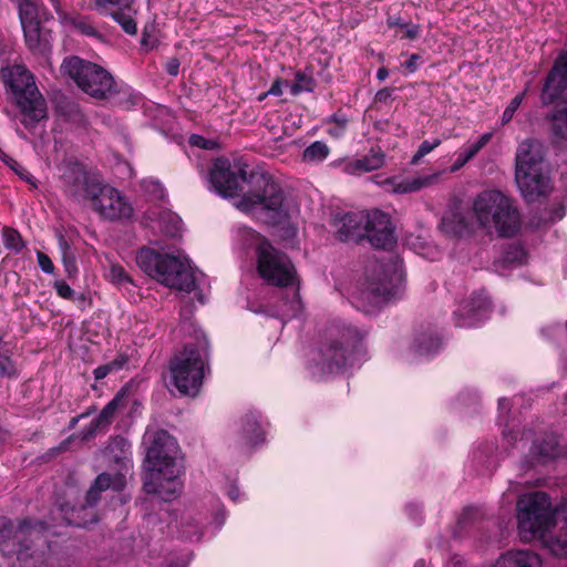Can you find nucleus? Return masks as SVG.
<instances>
[{
  "label": "nucleus",
  "mask_w": 567,
  "mask_h": 567,
  "mask_svg": "<svg viewBox=\"0 0 567 567\" xmlns=\"http://www.w3.org/2000/svg\"><path fill=\"white\" fill-rule=\"evenodd\" d=\"M8 166L10 168H12L20 176V178L25 181L33 188L37 187V183H35V179L33 178V176L23 166H21L17 161L12 159Z\"/></svg>",
  "instance_id": "c03bdc74"
},
{
  "label": "nucleus",
  "mask_w": 567,
  "mask_h": 567,
  "mask_svg": "<svg viewBox=\"0 0 567 567\" xmlns=\"http://www.w3.org/2000/svg\"><path fill=\"white\" fill-rule=\"evenodd\" d=\"M256 254L258 274L268 284L279 287L293 284L296 271L285 252L276 249L267 239L259 238Z\"/></svg>",
  "instance_id": "ddd939ff"
},
{
  "label": "nucleus",
  "mask_w": 567,
  "mask_h": 567,
  "mask_svg": "<svg viewBox=\"0 0 567 567\" xmlns=\"http://www.w3.org/2000/svg\"><path fill=\"white\" fill-rule=\"evenodd\" d=\"M107 278L112 284L121 287L132 282V279L130 278L125 269L117 264L111 265L107 272Z\"/></svg>",
  "instance_id": "58836bf2"
},
{
  "label": "nucleus",
  "mask_w": 567,
  "mask_h": 567,
  "mask_svg": "<svg viewBox=\"0 0 567 567\" xmlns=\"http://www.w3.org/2000/svg\"><path fill=\"white\" fill-rule=\"evenodd\" d=\"M401 275L393 260H370L365 267V279L352 296V303L369 313L386 303L398 293Z\"/></svg>",
  "instance_id": "39448f33"
},
{
  "label": "nucleus",
  "mask_w": 567,
  "mask_h": 567,
  "mask_svg": "<svg viewBox=\"0 0 567 567\" xmlns=\"http://www.w3.org/2000/svg\"><path fill=\"white\" fill-rule=\"evenodd\" d=\"M134 3V0H95V9L102 11L107 6H121L130 10V7Z\"/></svg>",
  "instance_id": "a18cd8bd"
},
{
  "label": "nucleus",
  "mask_w": 567,
  "mask_h": 567,
  "mask_svg": "<svg viewBox=\"0 0 567 567\" xmlns=\"http://www.w3.org/2000/svg\"><path fill=\"white\" fill-rule=\"evenodd\" d=\"M545 146L536 138L523 141L516 152V169L544 167Z\"/></svg>",
  "instance_id": "412c9836"
},
{
  "label": "nucleus",
  "mask_w": 567,
  "mask_h": 567,
  "mask_svg": "<svg viewBox=\"0 0 567 567\" xmlns=\"http://www.w3.org/2000/svg\"><path fill=\"white\" fill-rule=\"evenodd\" d=\"M1 79L22 114L21 123L24 127L32 128L47 118L45 100L38 90L33 75L24 65L1 68Z\"/></svg>",
  "instance_id": "423d86ee"
},
{
  "label": "nucleus",
  "mask_w": 567,
  "mask_h": 567,
  "mask_svg": "<svg viewBox=\"0 0 567 567\" xmlns=\"http://www.w3.org/2000/svg\"><path fill=\"white\" fill-rule=\"evenodd\" d=\"M393 89L384 87L377 92L375 102L388 103L392 99Z\"/></svg>",
  "instance_id": "4d7b16f0"
},
{
  "label": "nucleus",
  "mask_w": 567,
  "mask_h": 567,
  "mask_svg": "<svg viewBox=\"0 0 567 567\" xmlns=\"http://www.w3.org/2000/svg\"><path fill=\"white\" fill-rule=\"evenodd\" d=\"M90 203L92 209L105 220H124L133 215L131 203L110 185L102 184Z\"/></svg>",
  "instance_id": "2eb2a0df"
},
{
  "label": "nucleus",
  "mask_w": 567,
  "mask_h": 567,
  "mask_svg": "<svg viewBox=\"0 0 567 567\" xmlns=\"http://www.w3.org/2000/svg\"><path fill=\"white\" fill-rule=\"evenodd\" d=\"M127 363V357L125 354H118L112 361L109 362L113 371L121 370Z\"/></svg>",
  "instance_id": "13d9d810"
},
{
  "label": "nucleus",
  "mask_w": 567,
  "mask_h": 567,
  "mask_svg": "<svg viewBox=\"0 0 567 567\" xmlns=\"http://www.w3.org/2000/svg\"><path fill=\"white\" fill-rule=\"evenodd\" d=\"M38 264L41 270L45 274H53L54 265L50 257L42 251L37 252Z\"/></svg>",
  "instance_id": "8fccbe9b"
},
{
  "label": "nucleus",
  "mask_w": 567,
  "mask_h": 567,
  "mask_svg": "<svg viewBox=\"0 0 567 567\" xmlns=\"http://www.w3.org/2000/svg\"><path fill=\"white\" fill-rule=\"evenodd\" d=\"M112 368L110 367L109 363L106 364H103V365H100L97 367L95 370H94V378L96 380H102L104 379L110 372H112Z\"/></svg>",
  "instance_id": "052dcab7"
},
{
  "label": "nucleus",
  "mask_w": 567,
  "mask_h": 567,
  "mask_svg": "<svg viewBox=\"0 0 567 567\" xmlns=\"http://www.w3.org/2000/svg\"><path fill=\"white\" fill-rule=\"evenodd\" d=\"M19 18L22 29L41 22L39 20L38 7L31 0H20Z\"/></svg>",
  "instance_id": "7c9ffc66"
},
{
  "label": "nucleus",
  "mask_w": 567,
  "mask_h": 567,
  "mask_svg": "<svg viewBox=\"0 0 567 567\" xmlns=\"http://www.w3.org/2000/svg\"><path fill=\"white\" fill-rule=\"evenodd\" d=\"M103 430V427L96 422L95 419H93L90 424L82 430L81 432V440L82 441H89L91 437H93L97 431Z\"/></svg>",
  "instance_id": "603ef678"
},
{
  "label": "nucleus",
  "mask_w": 567,
  "mask_h": 567,
  "mask_svg": "<svg viewBox=\"0 0 567 567\" xmlns=\"http://www.w3.org/2000/svg\"><path fill=\"white\" fill-rule=\"evenodd\" d=\"M296 82L290 86L292 95H298L303 91L311 92L313 90V80L301 71L295 74Z\"/></svg>",
  "instance_id": "4c0bfd02"
},
{
  "label": "nucleus",
  "mask_w": 567,
  "mask_h": 567,
  "mask_svg": "<svg viewBox=\"0 0 567 567\" xmlns=\"http://www.w3.org/2000/svg\"><path fill=\"white\" fill-rule=\"evenodd\" d=\"M329 147L326 143L316 141L303 151V161L321 162L329 155Z\"/></svg>",
  "instance_id": "2f4dec72"
},
{
  "label": "nucleus",
  "mask_w": 567,
  "mask_h": 567,
  "mask_svg": "<svg viewBox=\"0 0 567 567\" xmlns=\"http://www.w3.org/2000/svg\"><path fill=\"white\" fill-rule=\"evenodd\" d=\"M560 446L557 436L553 433L545 434L540 439H536L529 450V456L532 461L528 466L536 464H545L559 456Z\"/></svg>",
  "instance_id": "4be33fe9"
},
{
  "label": "nucleus",
  "mask_w": 567,
  "mask_h": 567,
  "mask_svg": "<svg viewBox=\"0 0 567 567\" xmlns=\"http://www.w3.org/2000/svg\"><path fill=\"white\" fill-rule=\"evenodd\" d=\"M189 143L194 146H198L200 148H209L208 146V141L200 136V135H197V134H193L190 137H189Z\"/></svg>",
  "instance_id": "bf43d9fd"
},
{
  "label": "nucleus",
  "mask_w": 567,
  "mask_h": 567,
  "mask_svg": "<svg viewBox=\"0 0 567 567\" xmlns=\"http://www.w3.org/2000/svg\"><path fill=\"white\" fill-rule=\"evenodd\" d=\"M258 414L247 413L243 419V433L249 444L256 445L264 441V432L258 422Z\"/></svg>",
  "instance_id": "a878e982"
},
{
  "label": "nucleus",
  "mask_w": 567,
  "mask_h": 567,
  "mask_svg": "<svg viewBox=\"0 0 567 567\" xmlns=\"http://www.w3.org/2000/svg\"><path fill=\"white\" fill-rule=\"evenodd\" d=\"M100 499L101 492L91 485L86 492L84 504L79 507L62 504L59 506V511L66 525L84 527L87 523L96 522L95 514H89L87 508L94 507Z\"/></svg>",
  "instance_id": "6ab92c4d"
},
{
  "label": "nucleus",
  "mask_w": 567,
  "mask_h": 567,
  "mask_svg": "<svg viewBox=\"0 0 567 567\" xmlns=\"http://www.w3.org/2000/svg\"><path fill=\"white\" fill-rule=\"evenodd\" d=\"M179 65L181 62L177 58H171L166 62L165 70L169 75L176 76L179 72Z\"/></svg>",
  "instance_id": "5fc2aeb1"
},
{
  "label": "nucleus",
  "mask_w": 567,
  "mask_h": 567,
  "mask_svg": "<svg viewBox=\"0 0 567 567\" xmlns=\"http://www.w3.org/2000/svg\"><path fill=\"white\" fill-rule=\"evenodd\" d=\"M59 249L62 256H64V254L69 255L72 252L70 244L63 236H59Z\"/></svg>",
  "instance_id": "338daca9"
},
{
  "label": "nucleus",
  "mask_w": 567,
  "mask_h": 567,
  "mask_svg": "<svg viewBox=\"0 0 567 567\" xmlns=\"http://www.w3.org/2000/svg\"><path fill=\"white\" fill-rule=\"evenodd\" d=\"M384 163V154L379 151H372L370 155L364 156L361 159H358L355 163V167L362 169L364 172H371L380 168Z\"/></svg>",
  "instance_id": "473e14b6"
},
{
  "label": "nucleus",
  "mask_w": 567,
  "mask_h": 567,
  "mask_svg": "<svg viewBox=\"0 0 567 567\" xmlns=\"http://www.w3.org/2000/svg\"><path fill=\"white\" fill-rule=\"evenodd\" d=\"M65 20L68 22H70L76 30H79L81 33H83L85 35H90V37H97L99 35V33L94 29V27L92 24H90L89 22H86L85 20H83V19L66 18L65 17Z\"/></svg>",
  "instance_id": "a19ab883"
},
{
  "label": "nucleus",
  "mask_w": 567,
  "mask_h": 567,
  "mask_svg": "<svg viewBox=\"0 0 567 567\" xmlns=\"http://www.w3.org/2000/svg\"><path fill=\"white\" fill-rule=\"evenodd\" d=\"M441 229L449 235L461 237L468 230V224L460 213H450L442 218Z\"/></svg>",
  "instance_id": "bb28decb"
},
{
  "label": "nucleus",
  "mask_w": 567,
  "mask_h": 567,
  "mask_svg": "<svg viewBox=\"0 0 567 567\" xmlns=\"http://www.w3.org/2000/svg\"><path fill=\"white\" fill-rule=\"evenodd\" d=\"M23 34L27 47L34 54H45L51 50V31L41 22L23 28Z\"/></svg>",
  "instance_id": "b1692460"
},
{
  "label": "nucleus",
  "mask_w": 567,
  "mask_h": 567,
  "mask_svg": "<svg viewBox=\"0 0 567 567\" xmlns=\"http://www.w3.org/2000/svg\"><path fill=\"white\" fill-rule=\"evenodd\" d=\"M515 179L523 197L527 202H535L538 197L545 195L549 182L544 167L515 169Z\"/></svg>",
  "instance_id": "a211bd4d"
},
{
  "label": "nucleus",
  "mask_w": 567,
  "mask_h": 567,
  "mask_svg": "<svg viewBox=\"0 0 567 567\" xmlns=\"http://www.w3.org/2000/svg\"><path fill=\"white\" fill-rule=\"evenodd\" d=\"M210 184L224 197L239 195L240 182L251 185L252 190L244 194L237 207L244 212L260 208L268 221L278 225L289 217L286 195L278 182L270 175L258 172H247V165L230 164L227 159H217L210 171Z\"/></svg>",
  "instance_id": "f257e3e1"
},
{
  "label": "nucleus",
  "mask_w": 567,
  "mask_h": 567,
  "mask_svg": "<svg viewBox=\"0 0 567 567\" xmlns=\"http://www.w3.org/2000/svg\"><path fill=\"white\" fill-rule=\"evenodd\" d=\"M208 351L205 346L187 343L169 364L172 384L181 395L198 394L205 377Z\"/></svg>",
  "instance_id": "9d476101"
},
{
  "label": "nucleus",
  "mask_w": 567,
  "mask_h": 567,
  "mask_svg": "<svg viewBox=\"0 0 567 567\" xmlns=\"http://www.w3.org/2000/svg\"><path fill=\"white\" fill-rule=\"evenodd\" d=\"M525 260V250L522 246L511 244L504 248L502 256L494 262L495 267L511 268L516 265H522Z\"/></svg>",
  "instance_id": "cd10ccee"
},
{
  "label": "nucleus",
  "mask_w": 567,
  "mask_h": 567,
  "mask_svg": "<svg viewBox=\"0 0 567 567\" xmlns=\"http://www.w3.org/2000/svg\"><path fill=\"white\" fill-rule=\"evenodd\" d=\"M492 303L484 290L473 292L453 313L455 327H473L491 312Z\"/></svg>",
  "instance_id": "f3484780"
},
{
  "label": "nucleus",
  "mask_w": 567,
  "mask_h": 567,
  "mask_svg": "<svg viewBox=\"0 0 567 567\" xmlns=\"http://www.w3.org/2000/svg\"><path fill=\"white\" fill-rule=\"evenodd\" d=\"M136 262L150 277L169 288L190 292L195 287V277L189 265L178 256L142 248L137 252Z\"/></svg>",
  "instance_id": "0eeeda50"
},
{
  "label": "nucleus",
  "mask_w": 567,
  "mask_h": 567,
  "mask_svg": "<svg viewBox=\"0 0 567 567\" xmlns=\"http://www.w3.org/2000/svg\"><path fill=\"white\" fill-rule=\"evenodd\" d=\"M414 351L419 355L436 353L441 348V339L434 333H421L414 340Z\"/></svg>",
  "instance_id": "c85d7f7f"
},
{
  "label": "nucleus",
  "mask_w": 567,
  "mask_h": 567,
  "mask_svg": "<svg viewBox=\"0 0 567 567\" xmlns=\"http://www.w3.org/2000/svg\"><path fill=\"white\" fill-rule=\"evenodd\" d=\"M473 209L482 227L494 225L502 237L514 236L520 227L517 208L499 190H486L477 195Z\"/></svg>",
  "instance_id": "6e6552de"
},
{
  "label": "nucleus",
  "mask_w": 567,
  "mask_h": 567,
  "mask_svg": "<svg viewBox=\"0 0 567 567\" xmlns=\"http://www.w3.org/2000/svg\"><path fill=\"white\" fill-rule=\"evenodd\" d=\"M427 183V178H405L394 184L393 192L408 194L420 190Z\"/></svg>",
  "instance_id": "e433bc0d"
},
{
  "label": "nucleus",
  "mask_w": 567,
  "mask_h": 567,
  "mask_svg": "<svg viewBox=\"0 0 567 567\" xmlns=\"http://www.w3.org/2000/svg\"><path fill=\"white\" fill-rule=\"evenodd\" d=\"M52 527L45 520L25 518L18 528L11 519L0 517V546L2 550L10 539L17 540V559L23 567H44L49 556L47 535Z\"/></svg>",
  "instance_id": "20e7f679"
},
{
  "label": "nucleus",
  "mask_w": 567,
  "mask_h": 567,
  "mask_svg": "<svg viewBox=\"0 0 567 567\" xmlns=\"http://www.w3.org/2000/svg\"><path fill=\"white\" fill-rule=\"evenodd\" d=\"M284 82L281 80H276L270 89L268 90V92H266L265 94H262L259 100H262L266 95L270 94V95H275V96H280L282 94V86ZM285 84H287V82H285Z\"/></svg>",
  "instance_id": "6e6d98bb"
},
{
  "label": "nucleus",
  "mask_w": 567,
  "mask_h": 567,
  "mask_svg": "<svg viewBox=\"0 0 567 567\" xmlns=\"http://www.w3.org/2000/svg\"><path fill=\"white\" fill-rule=\"evenodd\" d=\"M144 441L148 443L146 450L148 473L143 488L147 494L157 495L168 502L178 495L182 487L178 481L181 472L178 444L165 430L153 432L147 430Z\"/></svg>",
  "instance_id": "f03ea898"
},
{
  "label": "nucleus",
  "mask_w": 567,
  "mask_h": 567,
  "mask_svg": "<svg viewBox=\"0 0 567 567\" xmlns=\"http://www.w3.org/2000/svg\"><path fill=\"white\" fill-rule=\"evenodd\" d=\"M475 148L476 147H473L472 145H470L467 148H464L463 151H461L457 155V158L455 159V162L453 164L452 171L454 172V171L460 169L467 162H470L472 158H474L476 156V154L478 153Z\"/></svg>",
  "instance_id": "ea45409f"
},
{
  "label": "nucleus",
  "mask_w": 567,
  "mask_h": 567,
  "mask_svg": "<svg viewBox=\"0 0 567 567\" xmlns=\"http://www.w3.org/2000/svg\"><path fill=\"white\" fill-rule=\"evenodd\" d=\"M364 238L369 239L375 248L385 249L394 241V228L388 214L381 210H373L364 214Z\"/></svg>",
  "instance_id": "dca6fc26"
},
{
  "label": "nucleus",
  "mask_w": 567,
  "mask_h": 567,
  "mask_svg": "<svg viewBox=\"0 0 567 567\" xmlns=\"http://www.w3.org/2000/svg\"><path fill=\"white\" fill-rule=\"evenodd\" d=\"M336 236L341 241H360L364 238V214L344 213L336 215L333 219Z\"/></svg>",
  "instance_id": "aec40b11"
},
{
  "label": "nucleus",
  "mask_w": 567,
  "mask_h": 567,
  "mask_svg": "<svg viewBox=\"0 0 567 567\" xmlns=\"http://www.w3.org/2000/svg\"><path fill=\"white\" fill-rule=\"evenodd\" d=\"M474 515H475V511L473 508H466L464 511V513L462 514V516L460 517L458 524L461 526H465L472 519V517Z\"/></svg>",
  "instance_id": "69168bd1"
},
{
  "label": "nucleus",
  "mask_w": 567,
  "mask_h": 567,
  "mask_svg": "<svg viewBox=\"0 0 567 567\" xmlns=\"http://www.w3.org/2000/svg\"><path fill=\"white\" fill-rule=\"evenodd\" d=\"M61 71L92 97L105 99L116 92V83L112 74L96 63L74 55L64 59Z\"/></svg>",
  "instance_id": "f8f14e48"
},
{
  "label": "nucleus",
  "mask_w": 567,
  "mask_h": 567,
  "mask_svg": "<svg viewBox=\"0 0 567 567\" xmlns=\"http://www.w3.org/2000/svg\"><path fill=\"white\" fill-rule=\"evenodd\" d=\"M555 511L549 496L544 492H534L519 497L517 520L523 539L543 537L555 525Z\"/></svg>",
  "instance_id": "9b49d317"
},
{
  "label": "nucleus",
  "mask_w": 567,
  "mask_h": 567,
  "mask_svg": "<svg viewBox=\"0 0 567 567\" xmlns=\"http://www.w3.org/2000/svg\"><path fill=\"white\" fill-rule=\"evenodd\" d=\"M402 31L403 34L401 35V38L414 40L419 35L420 28L417 24L404 23L402 24Z\"/></svg>",
  "instance_id": "864d4df0"
},
{
  "label": "nucleus",
  "mask_w": 567,
  "mask_h": 567,
  "mask_svg": "<svg viewBox=\"0 0 567 567\" xmlns=\"http://www.w3.org/2000/svg\"><path fill=\"white\" fill-rule=\"evenodd\" d=\"M127 389H121L115 396L102 409L100 414L95 417L96 422L103 427L106 429L116 412V410L124 404V400L126 398Z\"/></svg>",
  "instance_id": "393cba45"
},
{
  "label": "nucleus",
  "mask_w": 567,
  "mask_h": 567,
  "mask_svg": "<svg viewBox=\"0 0 567 567\" xmlns=\"http://www.w3.org/2000/svg\"><path fill=\"white\" fill-rule=\"evenodd\" d=\"M62 183L65 194L76 202L92 200L102 182L90 174L85 167L78 163H68L62 173Z\"/></svg>",
  "instance_id": "4468645a"
},
{
  "label": "nucleus",
  "mask_w": 567,
  "mask_h": 567,
  "mask_svg": "<svg viewBox=\"0 0 567 567\" xmlns=\"http://www.w3.org/2000/svg\"><path fill=\"white\" fill-rule=\"evenodd\" d=\"M112 476L107 473H101L94 480L92 486H94L99 492H104L111 487Z\"/></svg>",
  "instance_id": "09e8293b"
},
{
  "label": "nucleus",
  "mask_w": 567,
  "mask_h": 567,
  "mask_svg": "<svg viewBox=\"0 0 567 567\" xmlns=\"http://www.w3.org/2000/svg\"><path fill=\"white\" fill-rule=\"evenodd\" d=\"M389 76V71L386 68H380L377 72V79L379 81H384Z\"/></svg>",
  "instance_id": "774afa93"
},
{
  "label": "nucleus",
  "mask_w": 567,
  "mask_h": 567,
  "mask_svg": "<svg viewBox=\"0 0 567 567\" xmlns=\"http://www.w3.org/2000/svg\"><path fill=\"white\" fill-rule=\"evenodd\" d=\"M441 144V141L440 140H435L434 142H429V141H423L421 143V145L419 146V150L416 151V153L413 155L412 159H411V163L412 164H417V162L424 157L425 155H427L429 153H431L435 147H437L439 145Z\"/></svg>",
  "instance_id": "79ce46f5"
},
{
  "label": "nucleus",
  "mask_w": 567,
  "mask_h": 567,
  "mask_svg": "<svg viewBox=\"0 0 567 567\" xmlns=\"http://www.w3.org/2000/svg\"><path fill=\"white\" fill-rule=\"evenodd\" d=\"M421 56L419 54H412L409 60L403 63V66L410 72L413 73L416 70V62Z\"/></svg>",
  "instance_id": "e2e57ef3"
},
{
  "label": "nucleus",
  "mask_w": 567,
  "mask_h": 567,
  "mask_svg": "<svg viewBox=\"0 0 567 567\" xmlns=\"http://www.w3.org/2000/svg\"><path fill=\"white\" fill-rule=\"evenodd\" d=\"M493 567H542V558L529 549L508 550L497 558Z\"/></svg>",
  "instance_id": "5701e85b"
},
{
  "label": "nucleus",
  "mask_w": 567,
  "mask_h": 567,
  "mask_svg": "<svg viewBox=\"0 0 567 567\" xmlns=\"http://www.w3.org/2000/svg\"><path fill=\"white\" fill-rule=\"evenodd\" d=\"M202 535H203V533L198 528V526H194L192 530H187V529L182 530V536L187 539H190V540H193L194 537L196 540H198L202 537Z\"/></svg>",
  "instance_id": "680f3d73"
},
{
  "label": "nucleus",
  "mask_w": 567,
  "mask_h": 567,
  "mask_svg": "<svg viewBox=\"0 0 567 567\" xmlns=\"http://www.w3.org/2000/svg\"><path fill=\"white\" fill-rule=\"evenodd\" d=\"M53 287L59 297L68 300H72L74 297V290L63 280H56Z\"/></svg>",
  "instance_id": "de8ad7c7"
},
{
  "label": "nucleus",
  "mask_w": 567,
  "mask_h": 567,
  "mask_svg": "<svg viewBox=\"0 0 567 567\" xmlns=\"http://www.w3.org/2000/svg\"><path fill=\"white\" fill-rule=\"evenodd\" d=\"M491 138H492V134L485 133L480 137V140L477 142L473 143L472 146L476 147L475 150L477 152H480L489 142Z\"/></svg>",
  "instance_id": "0e129e2a"
},
{
  "label": "nucleus",
  "mask_w": 567,
  "mask_h": 567,
  "mask_svg": "<svg viewBox=\"0 0 567 567\" xmlns=\"http://www.w3.org/2000/svg\"><path fill=\"white\" fill-rule=\"evenodd\" d=\"M62 262H63L65 272L69 278H72L78 274L75 255L73 252H71L69 255L64 254V256H62Z\"/></svg>",
  "instance_id": "49530a36"
},
{
  "label": "nucleus",
  "mask_w": 567,
  "mask_h": 567,
  "mask_svg": "<svg viewBox=\"0 0 567 567\" xmlns=\"http://www.w3.org/2000/svg\"><path fill=\"white\" fill-rule=\"evenodd\" d=\"M364 334L355 327L341 320L330 322L321 336L312 358V374L324 377L342 371Z\"/></svg>",
  "instance_id": "7ed1b4c3"
},
{
  "label": "nucleus",
  "mask_w": 567,
  "mask_h": 567,
  "mask_svg": "<svg viewBox=\"0 0 567 567\" xmlns=\"http://www.w3.org/2000/svg\"><path fill=\"white\" fill-rule=\"evenodd\" d=\"M567 90V51L561 53L548 72L542 92L540 100L544 105L555 103L551 114V132L555 144L567 143V99L564 96Z\"/></svg>",
  "instance_id": "1a4fd4ad"
},
{
  "label": "nucleus",
  "mask_w": 567,
  "mask_h": 567,
  "mask_svg": "<svg viewBox=\"0 0 567 567\" xmlns=\"http://www.w3.org/2000/svg\"><path fill=\"white\" fill-rule=\"evenodd\" d=\"M2 238L6 248L20 252L24 248V241L18 230L11 227L2 229Z\"/></svg>",
  "instance_id": "72a5a7b5"
},
{
  "label": "nucleus",
  "mask_w": 567,
  "mask_h": 567,
  "mask_svg": "<svg viewBox=\"0 0 567 567\" xmlns=\"http://www.w3.org/2000/svg\"><path fill=\"white\" fill-rule=\"evenodd\" d=\"M161 229L171 237H175L181 230V219L172 213H164L159 219Z\"/></svg>",
  "instance_id": "c9c22d12"
},
{
  "label": "nucleus",
  "mask_w": 567,
  "mask_h": 567,
  "mask_svg": "<svg viewBox=\"0 0 567 567\" xmlns=\"http://www.w3.org/2000/svg\"><path fill=\"white\" fill-rule=\"evenodd\" d=\"M555 543L563 550L567 551V518L564 519L558 533L555 535Z\"/></svg>",
  "instance_id": "3c124183"
},
{
  "label": "nucleus",
  "mask_w": 567,
  "mask_h": 567,
  "mask_svg": "<svg viewBox=\"0 0 567 567\" xmlns=\"http://www.w3.org/2000/svg\"><path fill=\"white\" fill-rule=\"evenodd\" d=\"M522 101H523V94H518L512 99V101L509 102V104L506 106V109L503 112V115H502L503 124L508 123L513 118L515 112L522 104Z\"/></svg>",
  "instance_id": "37998d69"
},
{
  "label": "nucleus",
  "mask_w": 567,
  "mask_h": 567,
  "mask_svg": "<svg viewBox=\"0 0 567 567\" xmlns=\"http://www.w3.org/2000/svg\"><path fill=\"white\" fill-rule=\"evenodd\" d=\"M135 13L136 11L133 10L132 6L130 7V10L124 7H120L117 10L111 12V17L121 25L125 33L135 35L137 33V25L133 18V14Z\"/></svg>",
  "instance_id": "c756f323"
},
{
  "label": "nucleus",
  "mask_w": 567,
  "mask_h": 567,
  "mask_svg": "<svg viewBox=\"0 0 567 567\" xmlns=\"http://www.w3.org/2000/svg\"><path fill=\"white\" fill-rule=\"evenodd\" d=\"M62 115L69 121L76 125H84L86 123L85 115L81 111L79 104L74 102H66L61 107Z\"/></svg>",
  "instance_id": "f704fd0d"
}]
</instances>
